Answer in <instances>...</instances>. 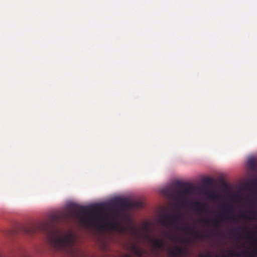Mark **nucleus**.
<instances>
[{"instance_id":"nucleus-1","label":"nucleus","mask_w":257,"mask_h":257,"mask_svg":"<svg viewBox=\"0 0 257 257\" xmlns=\"http://www.w3.org/2000/svg\"><path fill=\"white\" fill-rule=\"evenodd\" d=\"M37 229L46 233L49 243L58 249L64 250L66 248L72 247L75 241V236L73 232L68 231L64 235H62L59 229L47 222L32 225L26 229L25 232L31 234L35 233Z\"/></svg>"},{"instance_id":"nucleus-2","label":"nucleus","mask_w":257,"mask_h":257,"mask_svg":"<svg viewBox=\"0 0 257 257\" xmlns=\"http://www.w3.org/2000/svg\"><path fill=\"white\" fill-rule=\"evenodd\" d=\"M92 208V207L91 206L79 207L76 204H72L68 211L54 215L52 220L58 221L61 219L68 220L77 218L83 225L86 227H93L98 224L99 219H103V216L101 215L99 218L97 214L92 212L91 210Z\"/></svg>"},{"instance_id":"nucleus-3","label":"nucleus","mask_w":257,"mask_h":257,"mask_svg":"<svg viewBox=\"0 0 257 257\" xmlns=\"http://www.w3.org/2000/svg\"><path fill=\"white\" fill-rule=\"evenodd\" d=\"M181 218L182 215L181 214L171 215L165 213L161 215L158 218V220L162 225L173 226L176 230H181L187 233L191 232L192 235L196 239H200L205 236L203 233H198L195 230V228L191 225L183 227L174 224L175 223L180 220Z\"/></svg>"},{"instance_id":"nucleus-4","label":"nucleus","mask_w":257,"mask_h":257,"mask_svg":"<svg viewBox=\"0 0 257 257\" xmlns=\"http://www.w3.org/2000/svg\"><path fill=\"white\" fill-rule=\"evenodd\" d=\"M186 187L179 191L180 195L182 197L192 196L195 193V186L191 183H186Z\"/></svg>"},{"instance_id":"nucleus-5","label":"nucleus","mask_w":257,"mask_h":257,"mask_svg":"<svg viewBox=\"0 0 257 257\" xmlns=\"http://www.w3.org/2000/svg\"><path fill=\"white\" fill-rule=\"evenodd\" d=\"M238 216L240 218L248 220H255L256 216V212L253 209H250L247 213L242 211L238 214Z\"/></svg>"},{"instance_id":"nucleus-6","label":"nucleus","mask_w":257,"mask_h":257,"mask_svg":"<svg viewBox=\"0 0 257 257\" xmlns=\"http://www.w3.org/2000/svg\"><path fill=\"white\" fill-rule=\"evenodd\" d=\"M232 207L230 205H223V213H219L218 214V217L222 218H224L226 220H229L230 221H233L234 220V218L232 217H226V215L229 214L231 212Z\"/></svg>"},{"instance_id":"nucleus-7","label":"nucleus","mask_w":257,"mask_h":257,"mask_svg":"<svg viewBox=\"0 0 257 257\" xmlns=\"http://www.w3.org/2000/svg\"><path fill=\"white\" fill-rule=\"evenodd\" d=\"M186 252L185 249L183 248L176 246L174 249L169 252V257H181Z\"/></svg>"},{"instance_id":"nucleus-8","label":"nucleus","mask_w":257,"mask_h":257,"mask_svg":"<svg viewBox=\"0 0 257 257\" xmlns=\"http://www.w3.org/2000/svg\"><path fill=\"white\" fill-rule=\"evenodd\" d=\"M192 207L195 208L197 212H204L206 210V205L204 203H200L199 202H192L191 203Z\"/></svg>"},{"instance_id":"nucleus-9","label":"nucleus","mask_w":257,"mask_h":257,"mask_svg":"<svg viewBox=\"0 0 257 257\" xmlns=\"http://www.w3.org/2000/svg\"><path fill=\"white\" fill-rule=\"evenodd\" d=\"M130 249L133 253L139 257H141L143 254V250L142 248L138 246L136 244H132L130 246Z\"/></svg>"},{"instance_id":"nucleus-10","label":"nucleus","mask_w":257,"mask_h":257,"mask_svg":"<svg viewBox=\"0 0 257 257\" xmlns=\"http://www.w3.org/2000/svg\"><path fill=\"white\" fill-rule=\"evenodd\" d=\"M151 242L154 246L159 248L163 247L164 245V241L159 238H153L151 239Z\"/></svg>"},{"instance_id":"nucleus-11","label":"nucleus","mask_w":257,"mask_h":257,"mask_svg":"<svg viewBox=\"0 0 257 257\" xmlns=\"http://www.w3.org/2000/svg\"><path fill=\"white\" fill-rule=\"evenodd\" d=\"M212 223L213 225L215 227V228L212 231V233H216L218 231V229L220 227V222L217 220L215 218L212 220Z\"/></svg>"},{"instance_id":"nucleus-12","label":"nucleus","mask_w":257,"mask_h":257,"mask_svg":"<svg viewBox=\"0 0 257 257\" xmlns=\"http://www.w3.org/2000/svg\"><path fill=\"white\" fill-rule=\"evenodd\" d=\"M204 193L206 195H207L208 197L212 198L213 199H215L217 198L218 195L216 194L213 193H210L207 190L204 191Z\"/></svg>"},{"instance_id":"nucleus-13","label":"nucleus","mask_w":257,"mask_h":257,"mask_svg":"<svg viewBox=\"0 0 257 257\" xmlns=\"http://www.w3.org/2000/svg\"><path fill=\"white\" fill-rule=\"evenodd\" d=\"M165 235L172 241H178L179 240V238L175 235H170L169 233H166Z\"/></svg>"},{"instance_id":"nucleus-14","label":"nucleus","mask_w":257,"mask_h":257,"mask_svg":"<svg viewBox=\"0 0 257 257\" xmlns=\"http://www.w3.org/2000/svg\"><path fill=\"white\" fill-rule=\"evenodd\" d=\"M116 202L121 206H126L127 205V202L121 199L117 200Z\"/></svg>"},{"instance_id":"nucleus-15","label":"nucleus","mask_w":257,"mask_h":257,"mask_svg":"<svg viewBox=\"0 0 257 257\" xmlns=\"http://www.w3.org/2000/svg\"><path fill=\"white\" fill-rule=\"evenodd\" d=\"M199 221L202 223H204L205 224H209L210 223V220L208 218H200Z\"/></svg>"},{"instance_id":"nucleus-16","label":"nucleus","mask_w":257,"mask_h":257,"mask_svg":"<svg viewBox=\"0 0 257 257\" xmlns=\"http://www.w3.org/2000/svg\"><path fill=\"white\" fill-rule=\"evenodd\" d=\"M203 182L205 184L210 185L212 183V179L210 178H206L204 179Z\"/></svg>"},{"instance_id":"nucleus-17","label":"nucleus","mask_w":257,"mask_h":257,"mask_svg":"<svg viewBox=\"0 0 257 257\" xmlns=\"http://www.w3.org/2000/svg\"><path fill=\"white\" fill-rule=\"evenodd\" d=\"M253 233L249 231L247 232V237L250 239H252V236H253Z\"/></svg>"},{"instance_id":"nucleus-18","label":"nucleus","mask_w":257,"mask_h":257,"mask_svg":"<svg viewBox=\"0 0 257 257\" xmlns=\"http://www.w3.org/2000/svg\"><path fill=\"white\" fill-rule=\"evenodd\" d=\"M201 257H211L210 253H208L205 255H202Z\"/></svg>"},{"instance_id":"nucleus-19","label":"nucleus","mask_w":257,"mask_h":257,"mask_svg":"<svg viewBox=\"0 0 257 257\" xmlns=\"http://www.w3.org/2000/svg\"><path fill=\"white\" fill-rule=\"evenodd\" d=\"M137 206H141V203H137Z\"/></svg>"},{"instance_id":"nucleus-20","label":"nucleus","mask_w":257,"mask_h":257,"mask_svg":"<svg viewBox=\"0 0 257 257\" xmlns=\"http://www.w3.org/2000/svg\"><path fill=\"white\" fill-rule=\"evenodd\" d=\"M246 257H253V256L252 255V254H250L249 256H246Z\"/></svg>"}]
</instances>
